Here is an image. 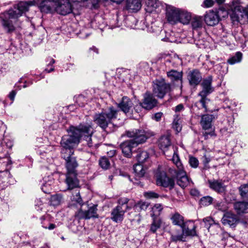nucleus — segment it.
<instances>
[{
	"label": "nucleus",
	"mask_w": 248,
	"mask_h": 248,
	"mask_svg": "<svg viewBox=\"0 0 248 248\" xmlns=\"http://www.w3.org/2000/svg\"><path fill=\"white\" fill-rule=\"evenodd\" d=\"M173 156L172 158V161L173 163L175 165L176 167V169H173L174 170H175L176 171H180L184 169V166L182 163V162L180 161L179 156L178 155V154L174 151V150H173Z\"/></svg>",
	"instance_id": "nucleus-36"
},
{
	"label": "nucleus",
	"mask_w": 248,
	"mask_h": 248,
	"mask_svg": "<svg viewBox=\"0 0 248 248\" xmlns=\"http://www.w3.org/2000/svg\"><path fill=\"white\" fill-rule=\"evenodd\" d=\"M79 124H88L90 125L92 128V131L91 133H83L81 134V138L83 137V145L87 146L89 148L90 150L89 152L92 153L96 150L98 146V143L96 139L94 137H93V129L92 126V123H83Z\"/></svg>",
	"instance_id": "nucleus-9"
},
{
	"label": "nucleus",
	"mask_w": 248,
	"mask_h": 248,
	"mask_svg": "<svg viewBox=\"0 0 248 248\" xmlns=\"http://www.w3.org/2000/svg\"><path fill=\"white\" fill-rule=\"evenodd\" d=\"M239 221V217L236 215L231 212L225 213L221 219L223 225L231 228L235 227Z\"/></svg>",
	"instance_id": "nucleus-16"
},
{
	"label": "nucleus",
	"mask_w": 248,
	"mask_h": 248,
	"mask_svg": "<svg viewBox=\"0 0 248 248\" xmlns=\"http://www.w3.org/2000/svg\"><path fill=\"white\" fill-rule=\"evenodd\" d=\"M72 5L70 0H56L55 12L62 16L72 12Z\"/></svg>",
	"instance_id": "nucleus-12"
},
{
	"label": "nucleus",
	"mask_w": 248,
	"mask_h": 248,
	"mask_svg": "<svg viewBox=\"0 0 248 248\" xmlns=\"http://www.w3.org/2000/svg\"><path fill=\"white\" fill-rule=\"evenodd\" d=\"M156 177V183L157 186L165 187H173L174 184L173 180L168 177L165 172L158 171Z\"/></svg>",
	"instance_id": "nucleus-14"
},
{
	"label": "nucleus",
	"mask_w": 248,
	"mask_h": 248,
	"mask_svg": "<svg viewBox=\"0 0 248 248\" xmlns=\"http://www.w3.org/2000/svg\"><path fill=\"white\" fill-rule=\"evenodd\" d=\"M209 187L211 189L217 193H222L225 190V186L223 183L218 180H208Z\"/></svg>",
	"instance_id": "nucleus-24"
},
{
	"label": "nucleus",
	"mask_w": 248,
	"mask_h": 248,
	"mask_svg": "<svg viewBox=\"0 0 248 248\" xmlns=\"http://www.w3.org/2000/svg\"><path fill=\"white\" fill-rule=\"evenodd\" d=\"M248 22V17L247 16V13L245 12L244 15L242 16V19H241V24H244Z\"/></svg>",
	"instance_id": "nucleus-62"
},
{
	"label": "nucleus",
	"mask_w": 248,
	"mask_h": 248,
	"mask_svg": "<svg viewBox=\"0 0 248 248\" xmlns=\"http://www.w3.org/2000/svg\"><path fill=\"white\" fill-rule=\"evenodd\" d=\"M191 25L194 30H198L202 27L203 19L201 16H195L191 17Z\"/></svg>",
	"instance_id": "nucleus-33"
},
{
	"label": "nucleus",
	"mask_w": 248,
	"mask_h": 248,
	"mask_svg": "<svg viewBox=\"0 0 248 248\" xmlns=\"http://www.w3.org/2000/svg\"><path fill=\"white\" fill-rule=\"evenodd\" d=\"M239 191L243 198L248 199V185L241 186L239 188Z\"/></svg>",
	"instance_id": "nucleus-47"
},
{
	"label": "nucleus",
	"mask_w": 248,
	"mask_h": 248,
	"mask_svg": "<svg viewBox=\"0 0 248 248\" xmlns=\"http://www.w3.org/2000/svg\"><path fill=\"white\" fill-rule=\"evenodd\" d=\"M78 173H66L65 183L68 189H73L79 187V182L77 178Z\"/></svg>",
	"instance_id": "nucleus-18"
},
{
	"label": "nucleus",
	"mask_w": 248,
	"mask_h": 248,
	"mask_svg": "<svg viewBox=\"0 0 248 248\" xmlns=\"http://www.w3.org/2000/svg\"><path fill=\"white\" fill-rule=\"evenodd\" d=\"M169 171L170 174L177 178V184L182 188H185L190 184V180L186 175L185 169L176 171L173 169L170 168Z\"/></svg>",
	"instance_id": "nucleus-13"
},
{
	"label": "nucleus",
	"mask_w": 248,
	"mask_h": 248,
	"mask_svg": "<svg viewBox=\"0 0 248 248\" xmlns=\"http://www.w3.org/2000/svg\"><path fill=\"white\" fill-rule=\"evenodd\" d=\"M129 200L125 197L120 198L118 200V205L111 212V219L115 222L123 221L125 213L131 208L132 204H128Z\"/></svg>",
	"instance_id": "nucleus-5"
},
{
	"label": "nucleus",
	"mask_w": 248,
	"mask_h": 248,
	"mask_svg": "<svg viewBox=\"0 0 248 248\" xmlns=\"http://www.w3.org/2000/svg\"><path fill=\"white\" fill-rule=\"evenodd\" d=\"M181 228L182 229V232L184 235L191 236H196L197 235L196 231V227L194 224L193 225L191 229H189L188 227H187L186 224H185Z\"/></svg>",
	"instance_id": "nucleus-39"
},
{
	"label": "nucleus",
	"mask_w": 248,
	"mask_h": 248,
	"mask_svg": "<svg viewBox=\"0 0 248 248\" xmlns=\"http://www.w3.org/2000/svg\"><path fill=\"white\" fill-rule=\"evenodd\" d=\"M245 12V10L241 11L239 10H235L232 12L230 15V17L233 24H241V19H242V16L244 15Z\"/></svg>",
	"instance_id": "nucleus-30"
},
{
	"label": "nucleus",
	"mask_w": 248,
	"mask_h": 248,
	"mask_svg": "<svg viewBox=\"0 0 248 248\" xmlns=\"http://www.w3.org/2000/svg\"><path fill=\"white\" fill-rule=\"evenodd\" d=\"M189 163L192 167L196 168L199 165V161L196 157H190L189 159Z\"/></svg>",
	"instance_id": "nucleus-54"
},
{
	"label": "nucleus",
	"mask_w": 248,
	"mask_h": 248,
	"mask_svg": "<svg viewBox=\"0 0 248 248\" xmlns=\"http://www.w3.org/2000/svg\"><path fill=\"white\" fill-rule=\"evenodd\" d=\"M191 17V14L190 12L180 8L178 18L179 23H182L183 25H187L189 23Z\"/></svg>",
	"instance_id": "nucleus-26"
},
{
	"label": "nucleus",
	"mask_w": 248,
	"mask_h": 248,
	"mask_svg": "<svg viewBox=\"0 0 248 248\" xmlns=\"http://www.w3.org/2000/svg\"><path fill=\"white\" fill-rule=\"evenodd\" d=\"M143 195L146 199H156L159 197V195L153 191L145 192Z\"/></svg>",
	"instance_id": "nucleus-49"
},
{
	"label": "nucleus",
	"mask_w": 248,
	"mask_h": 248,
	"mask_svg": "<svg viewBox=\"0 0 248 248\" xmlns=\"http://www.w3.org/2000/svg\"><path fill=\"white\" fill-rule=\"evenodd\" d=\"M183 235V233L177 235L171 234L170 239L173 242L182 241L184 238Z\"/></svg>",
	"instance_id": "nucleus-53"
},
{
	"label": "nucleus",
	"mask_w": 248,
	"mask_h": 248,
	"mask_svg": "<svg viewBox=\"0 0 248 248\" xmlns=\"http://www.w3.org/2000/svg\"><path fill=\"white\" fill-rule=\"evenodd\" d=\"M213 198L209 196H204L201 198L199 204L201 206H207L212 203Z\"/></svg>",
	"instance_id": "nucleus-43"
},
{
	"label": "nucleus",
	"mask_w": 248,
	"mask_h": 248,
	"mask_svg": "<svg viewBox=\"0 0 248 248\" xmlns=\"http://www.w3.org/2000/svg\"><path fill=\"white\" fill-rule=\"evenodd\" d=\"M41 189L45 193H49L52 189V185L54 183V180L52 177H45L43 179Z\"/></svg>",
	"instance_id": "nucleus-29"
},
{
	"label": "nucleus",
	"mask_w": 248,
	"mask_h": 248,
	"mask_svg": "<svg viewBox=\"0 0 248 248\" xmlns=\"http://www.w3.org/2000/svg\"><path fill=\"white\" fill-rule=\"evenodd\" d=\"M133 167L136 177L140 178L144 175L146 169L143 167L142 163H138L135 164Z\"/></svg>",
	"instance_id": "nucleus-35"
},
{
	"label": "nucleus",
	"mask_w": 248,
	"mask_h": 248,
	"mask_svg": "<svg viewBox=\"0 0 248 248\" xmlns=\"http://www.w3.org/2000/svg\"><path fill=\"white\" fill-rule=\"evenodd\" d=\"M190 194L195 197H199L200 195V192L196 189H192L190 191Z\"/></svg>",
	"instance_id": "nucleus-64"
},
{
	"label": "nucleus",
	"mask_w": 248,
	"mask_h": 248,
	"mask_svg": "<svg viewBox=\"0 0 248 248\" xmlns=\"http://www.w3.org/2000/svg\"><path fill=\"white\" fill-rule=\"evenodd\" d=\"M137 213L138 212L137 211L135 212V210H134V211H131L128 213V217L129 219L131 222L136 220L139 224L141 220V216L140 214H138Z\"/></svg>",
	"instance_id": "nucleus-45"
},
{
	"label": "nucleus",
	"mask_w": 248,
	"mask_h": 248,
	"mask_svg": "<svg viewBox=\"0 0 248 248\" xmlns=\"http://www.w3.org/2000/svg\"><path fill=\"white\" fill-rule=\"evenodd\" d=\"M218 14L213 11L207 13L204 17V20L208 26H213L217 25L219 22Z\"/></svg>",
	"instance_id": "nucleus-21"
},
{
	"label": "nucleus",
	"mask_w": 248,
	"mask_h": 248,
	"mask_svg": "<svg viewBox=\"0 0 248 248\" xmlns=\"http://www.w3.org/2000/svg\"><path fill=\"white\" fill-rule=\"evenodd\" d=\"M153 222L151 225L150 231L155 233L160 228L162 224V220L160 217H152Z\"/></svg>",
	"instance_id": "nucleus-38"
},
{
	"label": "nucleus",
	"mask_w": 248,
	"mask_h": 248,
	"mask_svg": "<svg viewBox=\"0 0 248 248\" xmlns=\"http://www.w3.org/2000/svg\"><path fill=\"white\" fill-rule=\"evenodd\" d=\"M233 207L238 214L248 212V202H236L234 203Z\"/></svg>",
	"instance_id": "nucleus-31"
},
{
	"label": "nucleus",
	"mask_w": 248,
	"mask_h": 248,
	"mask_svg": "<svg viewBox=\"0 0 248 248\" xmlns=\"http://www.w3.org/2000/svg\"><path fill=\"white\" fill-rule=\"evenodd\" d=\"M136 157L139 163H143L149 158V154L145 151L139 150L138 151Z\"/></svg>",
	"instance_id": "nucleus-40"
},
{
	"label": "nucleus",
	"mask_w": 248,
	"mask_h": 248,
	"mask_svg": "<svg viewBox=\"0 0 248 248\" xmlns=\"http://www.w3.org/2000/svg\"><path fill=\"white\" fill-rule=\"evenodd\" d=\"M187 78L190 86L196 87L202 80V75L198 69H193L187 73Z\"/></svg>",
	"instance_id": "nucleus-15"
},
{
	"label": "nucleus",
	"mask_w": 248,
	"mask_h": 248,
	"mask_svg": "<svg viewBox=\"0 0 248 248\" xmlns=\"http://www.w3.org/2000/svg\"><path fill=\"white\" fill-rule=\"evenodd\" d=\"M170 219L174 225L179 226L181 228L186 224L184 222V217L178 212L172 215Z\"/></svg>",
	"instance_id": "nucleus-32"
},
{
	"label": "nucleus",
	"mask_w": 248,
	"mask_h": 248,
	"mask_svg": "<svg viewBox=\"0 0 248 248\" xmlns=\"http://www.w3.org/2000/svg\"><path fill=\"white\" fill-rule=\"evenodd\" d=\"M116 154V150L114 148H113L112 150H110L107 152L108 155L110 157L114 156Z\"/></svg>",
	"instance_id": "nucleus-63"
},
{
	"label": "nucleus",
	"mask_w": 248,
	"mask_h": 248,
	"mask_svg": "<svg viewBox=\"0 0 248 248\" xmlns=\"http://www.w3.org/2000/svg\"><path fill=\"white\" fill-rule=\"evenodd\" d=\"M157 101L151 93L146 92L143 95V99L141 104L144 109L150 110L155 107Z\"/></svg>",
	"instance_id": "nucleus-17"
},
{
	"label": "nucleus",
	"mask_w": 248,
	"mask_h": 248,
	"mask_svg": "<svg viewBox=\"0 0 248 248\" xmlns=\"http://www.w3.org/2000/svg\"><path fill=\"white\" fill-rule=\"evenodd\" d=\"M41 224L42 227L46 229L52 230L54 229L56 226L55 224L51 223L49 218L45 216H42L40 217Z\"/></svg>",
	"instance_id": "nucleus-34"
},
{
	"label": "nucleus",
	"mask_w": 248,
	"mask_h": 248,
	"mask_svg": "<svg viewBox=\"0 0 248 248\" xmlns=\"http://www.w3.org/2000/svg\"><path fill=\"white\" fill-rule=\"evenodd\" d=\"M159 148L164 152L171 146V141L168 136H163L160 138L158 141Z\"/></svg>",
	"instance_id": "nucleus-28"
},
{
	"label": "nucleus",
	"mask_w": 248,
	"mask_h": 248,
	"mask_svg": "<svg viewBox=\"0 0 248 248\" xmlns=\"http://www.w3.org/2000/svg\"><path fill=\"white\" fill-rule=\"evenodd\" d=\"M180 8L167 5L166 7V19L171 25H175L179 23L178 18Z\"/></svg>",
	"instance_id": "nucleus-11"
},
{
	"label": "nucleus",
	"mask_w": 248,
	"mask_h": 248,
	"mask_svg": "<svg viewBox=\"0 0 248 248\" xmlns=\"http://www.w3.org/2000/svg\"><path fill=\"white\" fill-rule=\"evenodd\" d=\"M36 209L38 211H43L45 207V205L43 203L41 199H37L35 201Z\"/></svg>",
	"instance_id": "nucleus-52"
},
{
	"label": "nucleus",
	"mask_w": 248,
	"mask_h": 248,
	"mask_svg": "<svg viewBox=\"0 0 248 248\" xmlns=\"http://www.w3.org/2000/svg\"><path fill=\"white\" fill-rule=\"evenodd\" d=\"M92 131V128L88 124L70 126L67 130L68 134L64 135L62 138L60 143L62 147L61 155L74 154V148L80 142L81 134L83 132L91 133Z\"/></svg>",
	"instance_id": "nucleus-1"
},
{
	"label": "nucleus",
	"mask_w": 248,
	"mask_h": 248,
	"mask_svg": "<svg viewBox=\"0 0 248 248\" xmlns=\"http://www.w3.org/2000/svg\"><path fill=\"white\" fill-rule=\"evenodd\" d=\"M162 113L161 112H157L154 114L152 118L153 119L155 120L156 121H159L162 117Z\"/></svg>",
	"instance_id": "nucleus-59"
},
{
	"label": "nucleus",
	"mask_w": 248,
	"mask_h": 248,
	"mask_svg": "<svg viewBox=\"0 0 248 248\" xmlns=\"http://www.w3.org/2000/svg\"><path fill=\"white\" fill-rule=\"evenodd\" d=\"M29 5L25 2H20L13 8L0 14V21L4 29L8 32L15 30L13 24L17 18L28 10Z\"/></svg>",
	"instance_id": "nucleus-2"
},
{
	"label": "nucleus",
	"mask_w": 248,
	"mask_h": 248,
	"mask_svg": "<svg viewBox=\"0 0 248 248\" xmlns=\"http://www.w3.org/2000/svg\"><path fill=\"white\" fill-rule=\"evenodd\" d=\"M141 7L140 0H126V8L133 12H136Z\"/></svg>",
	"instance_id": "nucleus-27"
},
{
	"label": "nucleus",
	"mask_w": 248,
	"mask_h": 248,
	"mask_svg": "<svg viewBox=\"0 0 248 248\" xmlns=\"http://www.w3.org/2000/svg\"><path fill=\"white\" fill-rule=\"evenodd\" d=\"M62 200V196L61 194H56L51 196L50 203L53 206H57L61 204Z\"/></svg>",
	"instance_id": "nucleus-41"
},
{
	"label": "nucleus",
	"mask_w": 248,
	"mask_h": 248,
	"mask_svg": "<svg viewBox=\"0 0 248 248\" xmlns=\"http://www.w3.org/2000/svg\"><path fill=\"white\" fill-rule=\"evenodd\" d=\"M89 3L92 4V7L96 9L98 7L99 0H86Z\"/></svg>",
	"instance_id": "nucleus-58"
},
{
	"label": "nucleus",
	"mask_w": 248,
	"mask_h": 248,
	"mask_svg": "<svg viewBox=\"0 0 248 248\" xmlns=\"http://www.w3.org/2000/svg\"><path fill=\"white\" fill-rule=\"evenodd\" d=\"M215 207L216 209L219 210L224 211L225 210V207H223V203L222 202H217L216 203Z\"/></svg>",
	"instance_id": "nucleus-61"
},
{
	"label": "nucleus",
	"mask_w": 248,
	"mask_h": 248,
	"mask_svg": "<svg viewBox=\"0 0 248 248\" xmlns=\"http://www.w3.org/2000/svg\"><path fill=\"white\" fill-rule=\"evenodd\" d=\"M62 158L64 159L66 173H78L77 169L78 164L74 154H66L61 155Z\"/></svg>",
	"instance_id": "nucleus-10"
},
{
	"label": "nucleus",
	"mask_w": 248,
	"mask_h": 248,
	"mask_svg": "<svg viewBox=\"0 0 248 248\" xmlns=\"http://www.w3.org/2000/svg\"><path fill=\"white\" fill-rule=\"evenodd\" d=\"M203 221L204 222L205 227L209 229L210 226L213 224L214 220L211 217H207L203 219Z\"/></svg>",
	"instance_id": "nucleus-55"
},
{
	"label": "nucleus",
	"mask_w": 248,
	"mask_h": 248,
	"mask_svg": "<svg viewBox=\"0 0 248 248\" xmlns=\"http://www.w3.org/2000/svg\"><path fill=\"white\" fill-rule=\"evenodd\" d=\"M242 57V53L240 52H237L234 56L228 59V62L231 64L239 62L241 61Z\"/></svg>",
	"instance_id": "nucleus-46"
},
{
	"label": "nucleus",
	"mask_w": 248,
	"mask_h": 248,
	"mask_svg": "<svg viewBox=\"0 0 248 248\" xmlns=\"http://www.w3.org/2000/svg\"><path fill=\"white\" fill-rule=\"evenodd\" d=\"M215 4V1L213 0H204L202 6L205 8H208L212 7Z\"/></svg>",
	"instance_id": "nucleus-51"
},
{
	"label": "nucleus",
	"mask_w": 248,
	"mask_h": 248,
	"mask_svg": "<svg viewBox=\"0 0 248 248\" xmlns=\"http://www.w3.org/2000/svg\"><path fill=\"white\" fill-rule=\"evenodd\" d=\"M118 111L113 107L102 112L95 113L93 116L94 122L102 129L105 130L112 120L116 119Z\"/></svg>",
	"instance_id": "nucleus-4"
},
{
	"label": "nucleus",
	"mask_w": 248,
	"mask_h": 248,
	"mask_svg": "<svg viewBox=\"0 0 248 248\" xmlns=\"http://www.w3.org/2000/svg\"><path fill=\"white\" fill-rule=\"evenodd\" d=\"M80 208L75 214V217L78 219H88L91 218H98L96 205L89 207L87 204H82Z\"/></svg>",
	"instance_id": "nucleus-8"
},
{
	"label": "nucleus",
	"mask_w": 248,
	"mask_h": 248,
	"mask_svg": "<svg viewBox=\"0 0 248 248\" xmlns=\"http://www.w3.org/2000/svg\"><path fill=\"white\" fill-rule=\"evenodd\" d=\"M172 126L173 128L175 129L177 132H179L181 130L182 127L180 124L179 123L178 116H177L176 118H174L172 123Z\"/></svg>",
	"instance_id": "nucleus-50"
},
{
	"label": "nucleus",
	"mask_w": 248,
	"mask_h": 248,
	"mask_svg": "<svg viewBox=\"0 0 248 248\" xmlns=\"http://www.w3.org/2000/svg\"><path fill=\"white\" fill-rule=\"evenodd\" d=\"M133 103L129 98L126 96L122 98L121 102L118 104V107L124 113H127L130 112L132 107Z\"/></svg>",
	"instance_id": "nucleus-23"
},
{
	"label": "nucleus",
	"mask_w": 248,
	"mask_h": 248,
	"mask_svg": "<svg viewBox=\"0 0 248 248\" xmlns=\"http://www.w3.org/2000/svg\"><path fill=\"white\" fill-rule=\"evenodd\" d=\"M126 135L133 139L122 143L121 144V148L124 155L127 157H130L132 155L133 148L139 144L145 142L148 136L144 131L138 129L126 131Z\"/></svg>",
	"instance_id": "nucleus-3"
},
{
	"label": "nucleus",
	"mask_w": 248,
	"mask_h": 248,
	"mask_svg": "<svg viewBox=\"0 0 248 248\" xmlns=\"http://www.w3.org/2000/svg\"><path fill=\"white\" fill-rule=\"evenodd\" d=\"M203 136L204 137V139L205 140H207L208 139L209 136H216V134L215 133V131H210L209 132H204L202 133Z\"/></svg>",
	"instance_id": "nucleus-56"
},
{
	"label": "nucleus",
	"mask_w": 248,
	"mask_h": 248,
	"mask_svg": "<svg viewBox=\"0 0 248 248\" xmlns=\"http://www.w3.org/2000/svg\"><path fill=\"white\" fill-rule=\"evenodd\" d=\"M99 165L103 169H107L110 165V163L107 158L104 157L100 159Z\"/></svg>",
	"instance_id": "nucleus-48"
},
{
	"label": "nucleus",
	"mask_w": 248,
	"mask_h": 248,
	"mask_svg": "<svg viewBox=\"0 0 248 248\" xmlns=\"http://www.w3.org/2000/svg\"><path fill=\"white\" fill-rule=\"evenodd\" d=\"M152 86L153 93L159 98H163L171 89L170 84L167 83L163 78L154 80Z\"/></svg>",
	"instance_id": "nucleus-7"
},
{
	"label": "nucleus",
	"mask_w": 248,
	"mask_h": 248,
	"mask_svg": "<svg viewBox=\"0 0 248 248\" xmlns=\"http://www.w3.org/2000/svg\"><path fill=\"white\" fill-rule=\"evenodd\" d=\"M202 81L201 85L202 90L198 93V96L201 97L199 101L202 108L205 109V111H207L206 104L210 101V100L207 96L214 91V88L212 86L213 78L212 76H210L204 78Z\"/></svg>",
	"instance_id": "nucleus-6"
},
{
	"label": "nucleus",
	"mask_w": 248,
	"mask_h": 248,
	"mask_svg": "<svg viewBox=\"0 0 248 248\" xmlns=\"http://www.w3.org/2000/svg\"><path fill=\"white\" fill-rule=\"evenodd\" d=\"M202 161L204 166L206 167L207 165L211 161V159L209 156H207L206 155H205L202 158Z\"/></svg>",
	"instance_id": "nucleus-57"
},
{
	"label": "nucleus",
	"mask_w": 248,
	"mask_h": 248,
	"mask_svg": "<svg viewBox=\"0 0 248 248\" xmlns=\"http://www.w3.org/2000/svg\"><path fill=\"white\" fill-rule=\"evenodd\" d=\"M182 71H177L175 70H171L167 73L168 77L173 83H178L182 85L183 80Z\"/></svg>",
	"instance_id": "nucleus-22"
},
{
	"label": "nucleus",
	"mask_w": 248,
	"mask_h": 248,
	"mask_svg": "<svg viewBox=\"0 0 248 248\" xmlns=\"http://www.w3.org/2000/svg\"><path fill=\"white\" fill-rule=\"evenodd\" d=\"M55 0H44L40 5V10L45 13H53L55 12Z\"/></svg>",
	"instance_id": "nucleus-19"
},
{
	"label": "nucleus",
	"mask_w": 248,
	"mask_h": 248,
	"mask_svg": "<svg viewBox=\"0 0 248 248\" xmlns=\"http://www.w3.org/2000/svg\"><path fill=\"white\" fill-rule=\"evenodd\" d=\"M160 5V2L158 0H145V10L148 13L156 12Z\"/></svg>",
	"instance_id": "nucleus-25"
},
{
	"label": "nucleus",
	"mask_w": 248,
	"mask_h": 248,
	"mask_svg": "<svg viewBox=\"0 0 248 248\" xmlns=\"http://www.w3.org/2000/svg\"><path fill=\"white\" fill-rule=\"evenodd\" d=\"M163 209V207L160 204H155L152 208V213L151 214L152 217H159L161 212Z\"/></svg>",
	"instance_id": "nucleus-42"
},
{
	"label": "nucleus",
	"mask_w": 248,
	"mask_h": 248,
	"mask_svg": "<svg viewBox=\"0 0 248 248\" xmlns=\"http://www.w3.org/2000/svg\"><path fill=\"white\" fill-rule=\"evenodd\" d=\"M71 200L74 202H76L77 203L81 205L83 203L82 200L80 197L79 191L78 189H76L72 194L71 196Z\"/></svg>",
	"instance_id": "nucleus-44"
},
{
	"label": "nucleus",
	"mask_w": 248,
	"mask_h": 248,
	"mask_svg": "<svg viewBox=\"0 0 248 248\" xmlns=\"http://www.w3.org/2000/svg\"><path fill=\"white\" fill-rule=\"evenodd\" d=\"M213 115L206 114L201 116L200 124L204 130H208L212 128V121L217 118Z\"/></svg>",
	"instance_id": "nucleus-20"
},
{
	"label": "nucleus",
	"mask_w": 248,
	"mask_h": 248,
	"mask_svg": "<svg viewBox=\"0 0 248 248\" xmlns=\"http://www.w3.org/2000/svg\"><path fill=\"white\" fill-rule=\"evenodd\" d=\"M128 204H132L131 207L133 206V204L128 203ZM149 206V204L145 202L140 201L137 203L133 204V208L135 212L136 211L138 212H140L142 210H146Z\"/></svg>",
	"instance_id": "nucleus-37"
},
{
	"label": "nucleus",
	"mask_w": 248,
	"mask_h": 248,
	"mask_svg": "<svg viewBox=\"0 0 248 248\" xmlns=\"http://www.w3.org/2000/svg\"><path fill=\"white\" fill-rule=\"evenodd\" d=\"M142 108H144L141 103H140L139 104L136 105L135 107H134L135 111L138 113L141 112Z\"/></svg>",
	"instance_id": "nucleus-60"
}]
</instances>
